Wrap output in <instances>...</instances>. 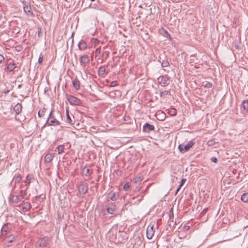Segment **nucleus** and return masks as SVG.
Segmentation results:
<instances>
[{
	"instance_id": "obj_1",
	"label": "nucleus",
	"mask_w": 248,
	"mask_h": 248,
	"mask_svg": "<svg viewBox=\"0 0 248 248\" xmlns=\"http://www.w3.org/2000/svg\"><path fill=\"white\" fill-rule=\"evenodd\" d=\"M195 144V142L192 140L189 141L186 145H184L183 144H180L178 146V149L182 153H185L187 152Z\"/></svg>"
},
{
	"instance_id": "obj_2",
	"label": "nucleus",
	"mask_w": 248,
	"mask_h": 248,
	"mask_svg": "<svg viewBox=\"0 0 248 248\" xmlns=\"http://www.w3.org/2000/svg\"><path fill=\"white\" fill-rule=\"evenodd\" d=\"M46 123L48 125H58L60 124V122L53 116L52 111H51L49 114Z\"/></svg>"
},
{
	"instance_id": "obj_3",
	"label": "nucleus",
	"mask_w": 248,
	"mask_h": 248,
	"mask_svg": "<svg viewBox=\"0 0 248 248\" xmlns=\"http://www.w3.org/2000/svg\"><path fill=\"white\" fill-rule=\"evenodd\" d=\"M49 239L47 237H44L38 241V244L40 247H46L48 244Z\"/></svg>"
},
{
	"instance_id": "obj_4",
	"label": "nucleus",
	"mask_w": 248,
	"mask_h": 248,
	"mask_svg": "<svg viewBox=\"0 0 248 248\" xmlns=\"http://www.w3.org/2000/svg\"><path fill=\"white\" fill-rule=\"evenodd\" d=\"M155 130V126L149 123H146L143 126V131L145 133H149L151 131Z\"/></svg>"
},
{
	"instance_id": "obj_5",
	"label": "nucleus",
	"mask_w": 248,
	"mask_h": 248,
	"mask_svg": "<svg viewBox=\"0 0 248 248\" xmlns=\"http://www.w3.org/2000/svg\"><path fill=\"white\" fill-rule=\"evenodd\" d=\"M155 230H154V226H149L146 230V236L148 239H151L154 234Z\"/></svg>"
},
{
	"instance_id": "obj_6",
	"label": "nucleus",
	"mask_w": 248,
	"mask_h": 248,
	"mask_svg": "<svg viewBox=\"0 0 248 248\" xmlns=\"http://www.w3.org/2000/svg\"><path fill=\"white\" fill-rule=\"evenodd\" d=\"M88 191V186L86 183H82L78 186V192L85 194Z\"/></svg>"
},
{
	"instance_id": "obj_7",
	"label": "nucleus",
	"mask_w": 248,
	"mask_h": 248,
	"mask_svg": "<svg viewBox=\"0 0 248 248\" xmlns=\"http://www.w3.org/2000/svg\"><path fill=\"white\" fill-rule=\"evenodd\" d=\"M7 69L9 72L13 71H17L18 70V69L16 66V64L13 62H10L7 64Z\"/></svg>"
},
{
	"instance_id": "obj_8",
	"label": "nucleus",
	"mask_w": 248,
	"mask_h": 248,
	"mask_svg": "<svg viewBox=\"0 0 248 248\" xmlns=\"http://www.w3.org/2000/svg\"><path fill=\"white\" fill-rule=\"evenodd\" d=\"M158 82L160 84H163V86H165L168 84V81L169 80V77L167 76H160L157 78Z\"/></svg>"
},
{
	"instance_id": "obj_9",
	"label": "nucleus",
	"mask_w": 248,
	"mask_h": 248,
	"mask_svg": "<svg viewBox=\"0 0 248 248\" xmlns=\"http://www.w3.org/2000/svg\"><path fill=\"white\" fill-rule=\"evenodd\" d=\"M67 100L69 103L72 105H78V99L73 95H68L67 96Z\"/></svg>"
},
{
	"instance_id": "obj_10",
	"label": "nucleus",
	"mask_w": 248,
	"mask_h": 248,
	"mask_svg": "<svg viewBox=\"0 0 248 248\" xmlns=\"http://www.w3.org/2000/svg\"><path fill=\"white\" fill-rule=\"evenodd\" d=\"M89 62V57L88 56L85 55L81 56L80 59V63L81 65L86 64Z\"/></svg>"
},
{
	"instance_id": "obj_11",
	"label": "nucleus",
	"mask_w": 248,
	"mask_h": 248,
	"mask_svg": "<svg viewBox=\"0 0 248 248\" xmlns=\"http://www.w3.org/2000/svg\"><path fill=\"white\" fill-rule=\"evenodd\" d=\"M22 108V105L20 103H17L15 106L14 110L16 115L19 114L21 112Z\"/></svg>"
},
{
	"instance_id": "obj_12",
	"label": "nucleus",
	"mask_w": 248,
	"mask_h": 248,
	"mask_svg": "<svg viewBox=\"0 0 248 248\" xmlns=\"http://www.w3.org/2000/svg\"><path fill=\"white\" fill-rule=\"evenodd\" d=\"M54 157V155L51 153L47 154L44 158L45 162L46 163H49L52 161Z\"/></svg>"
},
{
	"instance_id": "obj_13",
	"label": "nucleus",
	"mask_w": 248,
	"mask_h": 248,
	"mask_svg": "<svg viewBox=\"0 0 248 248\" xmlns=\"http://www.w3.org/2000/svg\"><path fill=\"white\" fill-rule=\"evenodd\" d=\"M31 206L29 202H25L23 203V206L22 207V210L23 211H28L30 210L31 209Z\"/></svg>"
},
{
	"instance_id": "obj_14",
	"label": "nucleus",
	"mask_w": 248,
	"mask_h": 248,
	"mask_svg": "<svg viewBox=\"0 0 248 248\" xmlns=\"http://www.w3.org/2000/svg\"><path fill=\"white\" fill-rule=\"evenodd\" d=\"M89 172H90V170L87 167H84L81 169V173L83 175H85L86 176H89L90 174Z\"/></svg>"
},
{
	"instance_id": "obj_15",
	"label": "nucleus",
	"mask_w": 248,
	"mask_h": 248,
	"mask_svg": "<svg viewBox=\"0 0 248 248\" xmlns=\"http://www.w3.org/2000/svg\"><path fill=\"white\" fill-rule=\"evenodd\" d=\"M23 9L24 12L28 14V15L32 14V13L31 11V7L30 5L25 4L23 7Z\"/></svg>"
},
{
	"instance_id": "obj_16",
	"label": "nucleus",
	"mask_w": 248,
	"mask_h": 248,
	"mask_svg": "<svg viewBox=\"0 0 248 248\" xmlns=\"http://www.w3.org/2000/svg\"><path fill=\"white\" fill-rule=\"evenodd\" d=\"M168 225L171 230L174 229L176 225V222L174 221V219L169 218L168 221Z\"/></svg>"
},
{
	"instance_id": "obj_17",
	"label": "nucleus",
	"mask_w": 248,
	"mask_h": 248,
	"mask_svg": "<svg viewBox=\"0 0 248 248\" xmlns=\"http://www.w3.org/2000/svg\"><path fill=\"white\" fill-rule=\"evenodd\" d=\"M87 47L86 42L81 41L78 42V49L80 50H84Z\"/></svg>"
},
{
	"instance_id": "obj_18",
	"label": "nucleus",
	"mask_w": 248,
	"mask_h": 248,
	"mask_svg": "<svg viewBox=\"0 0 248 248\" xmlns=\"http://www.w3.org/2000/svg\"><path fill=\"white\" fill-rule=\"evenodd\" d=\"M207 144L209 146H215V148H217V146L218 145V142H216L214 140H209L207 141Z\"/></svg>"
},
{
	"instance_id": "obj_19",
	"label": "nucleus",
	"mask_w": 248,
	"mask_h": 248,
	"mask_svg": "<svg viewBox=\"0 0 248 248\" xmlns=\"http://www.w3.org/2000/svg\"><path fill=\"white\" fill-rule=\"evenodd\" d=\"M10 201L14 203H18L19 202V198L16 195H12L10 197Z\"/></svg>"
},
{
	"instance_id": "obj_20",
	"label": "nucleus",
	"mask_w": 248,
	"mask_h": 248,
	"mask_svg": "<svg viewBox=\"0 0 248 248\" xmlns=\"http://www.w3.org/2000/svg\"><path fill=\"white\" fill-rule=\"evenodd\" d=\"M116 210V206L113 204H111L110 206L107 207V211L108 213L113 214L114 211Z\"/></svg>"
},
{
	"instance_id": "obj_21",
	"label": "nucleus",
	"mask_w": 248,
	"mask_h": 248,
	"mask_svg": "<svg viewBox=\"0 0 248 248\" xmlns=\"http://www.w3.org/2000/svg\"><path fill=\"white\" fill-rule=\"evenodd\" d=\"M98 74L100 76H103L105 75L106 72V69L104 66H101L98 69Z\"/></svg>"
},
{
	"instance_id": "obj_22",
	"label": "nucleus",
	"mask_w": 248,
	"mask_h": 248,
	"mask_svg": "<svg viewBox=\"0 0 248 248\" xmlns=\"http://www.w3.org/2000/svg\"><path fill=\"white\" fill-rule=\"evenodd\" d=\"M168 113L171 116H175L177 113V110L175 108H171L169 110Z\"/></svg>"
},
{
	"instance_id": "obj_23",
	"label": "nucleus",
	"mask_w": 248,
	"mask_h": 248,
	"mask_svg": "<svg viewBox=\"0 0 248 248\" xmlns=\"http://www.w3.org/2000/svg\"><path fill=\"white\" fill-rule=\"evenodd\" d=\"M57 149L58 153L59 154H61L63 153L64 151V145H61L58 146L57 147Z\"/></svg>"
},
{
	"instance_id": "obj_24",
	"label": "nucleus",
	"mask_w": 248,
	"mask_h": 248,
	"mask_svg": "<svg viewBox=\"0 0 248 248\" xmlns=\"http://www.w3.org/2000/svg\"><path fill=\"white\" fill-rule=\"evenodd\" d=\"M241 200L245 202H248V193H244L241 196Z\"/></svg>"
},
{
	"instance_id": "obj_25",
	"label": "nucleus",
	"mask_w": 248,
	"mask_h": 248,
	"mask_svg": "<svg viewBox=\"0 0 248 248\" xmlns=\"http://www.w3.org/2000/svg\"><path fill=\"white\" fill-rule=\"evenodd\" d=\"M242 106L244 109L248 111V100L243 101Z\"/></svg>"
},
{
	"instance_id": "obj_26",
	"label": "nucleus",
	"mask_w": 248,
	"mask_h": 248,
	"mask_svg": "<svg viewBox=\"0 0 248 248\" xmlns=\"http://www.w3.org/2000/svg\"><path fill=\"white\" fill-rule=\"evenodd\" d=\"M20 196L23 199H27V193H26V190H21L20 192Z\"/></svg>"
},
{
	"instance_id": "obj_27",
	"label": "nucleus",
	"mask_w": 248,
	"mask_h": 248,
	"mask_svg": "<svg viewBox=\"0 0 248 248\" xmlns=\"http://www.w3.org/2000/svg\"><path fill=\"white\" fill-rule=\"evenodd\" d=\"M142 180V178L140 175L137 176L134 180V183L136 184H139L141 182Z\"/></svg>"
},
{
	"instance_id": "obj_28",
	"label": "nucleus",
	"mask_w": 248,
	"mask_h": 248,
	"mask_svg": "<svg viewBox=\"0 0 248 248\" xmlns=\"http://www.w3.org/2000/svg\"><path fill=\"white\" fill-rule=\"evenodd\" d=\"M170 66V63L167 60H163L161 63V66L162 67H167Z\"/></svg>"
},
{
	"instance_id": "obj_29",
	"label": "nucleus",
	"mask_w": 248,
	"mask_h": 248,
	"mask_svg": "<svg viewBox=\"0 0 248 248\" xmlns=\"http://www.w3.org/2000/svg\"><path fill=\"white\" fill-rule=\"evenodd\" d=\"M119 197V194L116 193H113L112 195L110 197L111 201H115L117 200Z\"/></svg>"
},
{
	"instance_id": "obj_30",
	"label": "nucleus",
	"mask_w": 248,
	"mask_h": 248,
	"mask_svg": "<svg viewBox=\"0 0 248 248\" xmlns=\"http://www.w3.org/2000/svg\"><path fill=\"white\" fill-rule=\"evenodd\" d=\"M46 198V195L45 194H41L39 196L36 197V198L40 202H42L44 199Z\"/></svg>"
},
{
	"instance_id": "obj_31",
	"label": "nucleus",
	"mask_w": 248,
	"mask_h": 248,
	"mask_svg": "<svg viewBox=\"0 0 248 248\" xmlns=\"http://www.w3.org/2000/svg\"><path fill=\"white\" fill-rule=\"evenodd\" d=\"M46 111V109L44 108L43 110H39L38 112V116L39 117H43L45 115V113Z\"/></svg>"
},
{
	"instance_id": "obj_32",
	"label": "nucleus",
	"mask_w": 248,
	"mask_h": 248,
	"mask_svg": "<svg viewBox=\"0 0 248 248\" xmlns=\"http://www.w3.org/2000/svg\"><path fill=\"white\" fill-rule=\"evenodd\" d=\"M169 218L174 219L173 210V208H171L169 212Z\"/></svg>"
},
{
	"instance_id": "obj_33",
	"label": "nucleus",
	"mask_w": 248,
	"mask_h": 248,
	"mask_svg": "<svg viewBox=\"0 0 248 248\" xmlns=\"http://www.w3.org/2000/svg\"><path fill=\"white\" fill-rule=\"evenodd\" d=\"M14 179H15L16 183H18L21 180V177H20V175H17L16 176H15Z\"/></svg>"
},
{
	"instance_id": "obj_34",
	"label": "nucleus",
	"mask_w": 248,
	"mask_h": 248,
	"mask_svg": "<svg viewBox=\"0 0 248 248\" xmlns=\"http://www.w3.org/2000/svg\"><path fill=\"white\" fill-rule=\"evenodd\" d=\"M73 85L75 89L78 90V80L77 78L73 80Z\"/></svg>"
},
{
	"instance_id": "obj_35",
	"label": "nucleus",
	"mask_w": 248,
	"mask_h": 248,
	"mask_svg": "<svg viewBox=\"0 0 248 248\" xmlns=\"http://www.w3.org/2000/svg\"><path fill=\"white\" fill-rule=\"evenodd\" d=\"M130 187V185L129 183H126L123 187V188L124 190L127 191Z\"/></svg>"
},
{
	"instance_id": "obj_36",
	"label": "nucleus",
	"mask_w": 248,
	"mask_h": 248,
	"mask_svg": "<svg viewBox=\"0 0 248 248\" xmlns=\"http://www.w3.org/2000/svg\"><path fill=\"white\" fill-rule=\"evenodd\" d=\"M43 55L42 54H41L39 55L38 60V63L41 64L43 62Z\"/></svg>"
},
{
	"instance_id": "obj_37",
	"label": "nucleus",
	"mask_w": 248,
	"mask_h": 248,
	"mask_svg": "<svg viewBox=\"0 0 248 248\" xmlns=\"http://www.w3.org/2000/svg\"><path fill=\"white\" fill-rule=\"evenodd\" d=\"M213 86V84L211 82H207L204 86V87L207 88H211Z\"/></svg>"
},
{
	"instance_id": "obj_38",
	"label": "nucleus",
	"mask_w": 248,
	"mask_h": 248,
	"mask_svg": "<svg viewBox=\"0 0 248 248\" xmlns=\"http://www.w3.org/2000/svg\"><path fill=\"white\" fill-rule=\"evenodd\" d=\"M170 93V91H162L160 93V96H162V95H168Z\"/></svg>"
},
{
	"instance_id": "obj_39",
	"label": "nucleus",
	"mask_w": 248,
	"mask_h": 248,
	"mask_svg": "<svg viewBox=\"0 0 248 248\" xmlns=\"http://www.w3.org/2000/svg\"><path fill=\"white\" fill-rule=\"evenodd\" d=\"M117 85V82L116 81H113L110 83L109 87H113Z\"/></svg>"
},
{
	"instance_id": "obj_40",
	"label": "nucleus",
	"mask_w": 248,
	"mask_h": 248,
	"mask_svg": "<svg viewBox=\"0 0 248 248\" xmlns=\"http://www.w3.org/2000/svg\"><path fill=\"white\" fill-rule=\"evenodd\" d=\"M67 122L70 124H72V120L67 112Z\"/></svg>"
},
{
	"instance_id": "obj_41",
	"label": "nucleus",
	"mask_w": 248,
	"mask_h": 248,
	"mask_svg": "<svg viewBox=\"0 0 248 248\" xmlns=\"http://www.w3.org/2000/svg\"><path fill=\"white\" fill-rule=\"evenodd\" d=\"M26 185H29L31 183V178L29 177V175H28L27 177H26Z\"/></svg>"
},
{
	"instance_id": "obj_42",
	"label": "nucleus",
	"mask_w": 248,
	"mask_h": 248,
	"mask_svg": "<svg viewBox=\"0 0 248 248\" xmlns=\"http://www.w3.org/2000/svg\"><path fill=\"white\" fill-rule=\"evenodd\" d=\"M211 160L212 162L217 163V159L215 157H212L211 158Z\"/></svg>"
},
{
	"instance_id": "obj_43",
	"label": "nucleus",
	"mask_w": 248,
	"mask_h": 248,
	"mask_svg": "<svg viewBox=\"0 0 248 248\" xmlns=\"http://www.w3.org/2000/svg\"><path fill=\"white\" fill-rule=\"evenodd\" d=\"M186 181V179H182L181 180V182L179 185L180 187H182L184 185V184H185Z\"/></svg>"
},
{
	"instance_id": "obj_44",
	"label": "nucleus",
	"mask_w": 248,
	"mask_h": 248,
	"mask_svg": "<svg viewBox=\"0 0 248 248\" xmlns=\"http://www.w3.org/2000/svg\"><path fill=\"white\" fill-rule=\"evenodd\" d=\"M14 239V236H13V235L12 236H9V238L8 239V241L9 242H13Z\"/></svg>"
},
{
	"instance_id": "obj_45",
	"label": "nucleus",
	"mask_w": 248,
	"mask_h": 248,
	"mask_svg": "<svg viewBox=\"0 0 248 248\" xmlns=\"http://www.w3.org/2000/svg\"><path fill=\"white\" fill-rule=\"evenodd\" d=\"M4 60V57L1 54H0V63H1Z\"/></svg>"
},
{
	"instance_id": "obj_46",
	"label": "nucleus",
	"mask_w": 248,
	"mask_h": 248,
	"mask_svg": "<svg viewBox=\"0 0 248 248\" xmlns=\"http://www.w3.org/2000/svg\"><path fill=\"white\" fill-rule=\"evenodd\" d=\"M189 229V226L187 225H185L183 227L184 231H187Z\"/></svg>"
},
{
	"instance_id": "obj_47",
	"label": "nucleus",
	"mask_w": 248,
	"mask_h": 248,
	"mask_svg": "<svg viewBox=\"0 0 248 248\" xmlns=\"http://www.w3.org/2000/svg\"><path fill=\"white\" fill-rule=\"evenodd\" d=\"M3 19H5V17L1 13H0V20H2Z\"/></svg>"
},
{
	"instance_id": "obj_48",
	"label": "nucleus",
	"mask_w": 248,
	"mask_h": 248,
	"mask_svg": "<svg viewBox=\"0 0 248 248\" xmlns=\"http://www.w3.org/2000/svg\"><path fill=\"white\" fill-rule=\"evenodd\" d=\"M181 187H180V186H179V187L177 188L176 190V192H175V195H177V194L178 193V192H179V191L180 190V188H181Z\"/></svg>"
},
{
	"instance_id": "obj_49",
	"label": "nucleus",
	"mask_w": 248,
	"mask_h": 248,
	"mask_svg": "<svg viewBox=\"0 0 248 248\" xmlns=\"http://www.w3.org/2000/svg\"><path fill=\"white\" fill-rule=\"evenodd\" d=\"M9 93V90H7L6 91H3V93H4L5 95Z\"/></svg>"
},
{
	"instance_id": "obj_50",
	"label": "nucleus",
	"mask_w": 248,
	"mask_h": 248,
	"mask_svg": "<svg viewBox=\"0 0 248 248\" xmlns=\"http://www.w3.org/2000/svg\"><path fill=\"white\" fill-rule=\"evenodd\" d=\"M100 49H99V48H97V49H96V50H95V52H96V54H97V53H100Z\"/></svg>"
},
{
	"instance_id": "obj_51",
	"label": "nucleus",
	"mask_w": 248,
	"mask_h": 248,
	"mask_svg": "<svg viewBox=\"0 0 248 248\" xmlns=\"http://www.w3.org/2000/svg\"><path fill=\"white\" fill-rule=\"evenodd\" d=\"M79 121L83 123L84 122V119L83 117H81V119H79Z\"/></svg>"
},
{
	"instance_id": "obj_52",
	"label": "nucleus",
	"mask_w": 248,
	"mask_h": 248,
	"mask_svg": "<svg viewBox=\"0 0 248 248\" xmlns=\"http://www.w3.org/2000/svg\"><path fill=\"white\" fill-rule=\"evenodd\" d=\"M78 106H79L81 104V101L79 99H78Z\"/></svg>"
},
{
	"instance_id": "obj_53",
	"label": "nucleus",
	"mask_w": 248,
	"mask_h": 248,
	"mask_svg": "<svg viewBox=\"0 0 248 248\" xmlns=\"http://www.w3.org/2000/svg\"><path fill=\"white\" fill-rule=\"evenodd\" d=\"M21 86H22V85H21V84H19V85H18V88H20L21 87Z\"/></svg>"
},
{
	"instance_id": "obj_54",
	"label": "nucleus",
	"mask_w": 248,
	"mask_h": 248,
	"mask_svg": "<svg viewBox=\"0 0 248 248\" xmlns=\"http://www.w3.org/2000/svg\"><path fill=\"white\" fill-rule=\"evenodd\" d=\"M78 112H80V110H79V108H78Z\"/></svg>"
},
{
	"instance_id": "obj_55",
	"label": "nucleus",
	"mask_w": 248,
	"mask_h": 248,
	"mask_svg": "<svg viewBox=\"0 0 248 248\" xmlns=\"http://www.w3.org/2000/svg\"><path fill=\"white\" fill-rule=\"evenodd\" d=\"M4 22V21H2L1 23H3Z\"/></svg>"
},
{
	"instance_id": "obj_56",
	"label": "nucleus",
	"mask_w": 248,
	"mask_h": 248,
	"mask_svg": "<svg viewBox=\"0 0 248 248\" xmlns=\"http://www.w3.org/2000/svg\"><path fill=\"white\" fill-rule=\"evenodd\" d=\"M78 83H79V81H78ZM79 87V85L78 84V87Z\"/></svg>"
},
{
	"instance_id": "obj_57",
	"label": "nucleus",
	"mask_w": 248,
	"mask_h": 248,
	"mask_svg": "<svg viewBox=\"0 0 248 248\" xmlns=\"http://www.w3.org/2000/svg\"><path fill=\"white\" fill-rule=\"evenodd\" d=\"M92 1H94L95 0H91Z\"/></svg>"
}]
</instances>
